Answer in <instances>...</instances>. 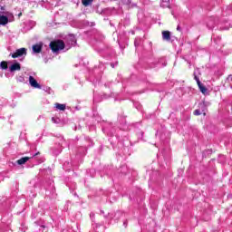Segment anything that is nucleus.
Instances as JSON below:
<instances>
[{
    "label": "nucleus",
    "instance_id": "obj_7",
    "mask_svg": "<svg viewBox=\"0 0 232 232\" xmlns=\"http://www.w3.org/2000/svg\"><path fill=\"white\" fill-rule=\"evenodd\" d=\"M27 160H30V157H24L16 161V164H18L19 166H23V164H26Z\"/></svg>",
    "mask_w": 232,
    "mask_h": 232
},
{
    "label": "nucleus",
    "instance_id": "obj_10",
    "mask_svg": "<svg viewBox=\"0 0 232 232\" xmlns=\"http://www.w3.org/2000/svg\"><path fill=\"white\" fill-rule=\"evenodd\" d=\"M55 108L60 110V111H64V110H66V104L55 103Z\"/></svg>",
    "mask_w": 232,
    "mask_h": 232
},
{
    "label": "nucleus",
    "instance_id": "obj_12",
    "mask_svg": "<svg viewBox=\"0 0 232 232\" xmlns=\"http://www.w3.org/2000/svg\"><path fill=\"white\" fill-rule=\"evenodd\" d=\"M0 68H1L2 70H8V63H6V62H5V61L1 62V63H0Z\"/></svg>",
    "mask_w": 232,
    "mask_h": 232
},
{
    "label": "nucleus",
    "instance_id": "obj_13",
    "mask_svg": "<svg viewBox=\"0 0 232 232\" xmlns=\"http://www.w3.org/2000/svg\"><path fill=\"white\" fill-rule=\"evenodd\" d=\"M92 3H93V0H82V4L83 5V6H90Z\"/></svg>",
    "mask_w": 232,
    "mask_h": 232
},
{
    "label": "nucleus",
    "instance_id": "obj_11",
    "mask_svg": "<svg viewBox=\"0 0 232 232\" xmlns=\"http://www.w3.org/2000/svg\"><path fill=\"white\" fill-rule=\"evenodd\" d=\"M169 1L170 0H161V6L163 8H169Z\"/></svg>",
    "mask_w": 232,
    "mask_h": 232
},
{
    "label": "nucleus",
    "instance_id": "obj_1",
    "mask_svg": "<svg viewBox=\"0 0 232 232\" xmlns=\"http://www.w3.org/2000/svg\"><path fill=\"white\" fill-rule=\"evenodd\" d=\"M49 48L53 53H57L60 50H64V48H66V44L63 40H54L50 43Z\"/></svg>",
    "mask_w": 232,
    "mask_h": 232
},
{
    "label": "nucleus",
    "instance_id": "obj_18",
    "mask_svg": "<svg viewBox=\"0 0 232 232\" xmlns=\"http://www.w3.org/2000/svg\"><path fill=\"white\" fill-rule=\"evenodd\" d=\"M19 15H23V14H22V13H20V14H19Z\"/></svg>",
    "mask_w": 232,
    "mask_h": 232
},
{
    "label": "nucleus",
    "instance_id": "obj_17",
    "mask_svg": "<svg viewBox=\"0 0 232 232\" xmlns=\"http://www.w3.org/2000/svg\"><path fill=\"white\" fill-rule=\"evenodd\" d=\"M40 154H41V152H37L34 154V157H37V155H40Z\"/></svg>",
    "mask_w": 232,
    "mask_h": 232
},
{
    "label": "nucleus",
    "instance_id": "obj_8",
    "mask_svg": "<svg viewBox=\"0 0 232 232\" xmlns=\"http://www.w3.org/2000/svg\"><path fill=\"white\" fill-rule=\"evenodd\" d=\"M198 86L201 93H203V95H206L208 93V88H206V86H204V84H202V82H198Z\"/></svg>",
    "mask_w": 232,
    "mask_h": 232
},
{
    "label": "nucleus",
    "instance_id": "obj_14",
    "mask_svg": "<svg viewBox=\"0 0 232 232\" xmlns=\"http://www.w3.org/2000/svg\"><path fill=\"white\" fill-rule=\"evenodd\" d=\"M194 79H195L197 84H198V82H201L200 79H198V76H197V74H194Z\"/></svg>",
    "mask_w": 232,
    "mask_h": 232
},
{
    "label": "nucleus",
    "instance_id": "obj_15",
    "mask_svg": "<svg viewBox=\"0 0 232 232\" xmlns=\"http://www.w3.org/2000/svg\"><path fill=\"white\" fill-rule=\"evenodd\" d=\"M123 5H131V0H123Z\"/></svg>",
    "mask_w": 232,
    "mask_h": 232
},
{
    "label": "nucleus",
    "instance_id": "obj_9",
    "mask_svg": "<svg viewBox=\"0 0 232 232\" xmlns=\"http://www.w3.org/2000/svg\"><path fill=\"white\" fill-rule=\"evenodd\" d=\"M0 24H8V16L0 15Z\"/></svg>",
    "mask_w": 232,
    "mask_h": 232
},
{
    "label": "nucleus",
    "instance_id": "obj_4",
    "mask_svg": "<svg viewBox=\"0 0 232 232\" xmlns=\"http://www.w3.org/2000/svg\"><path fill=\"white\" fill-rule=\"evenodd\" d=\"M33 52L34 53H41L43 52V43L34 44Z\"/></svg>",
    "mask_w": 232,
    "mask_h": 232
},
{
    "label": "nucleus",
    "instance_id": "obj_3",
    "mask_svg": "<svg viewBox=\"0 0 232 232\" xmlns=\"http://www.w3.org/2000/svg\"><path fill=\"white\" fill-rule=\"evenodd\" d=\"M29 84L33 88H37L38 90H41V85L39 84V82H37V80H35L34 76H29Z\"/></svg>",
    "mask_w": 232,
    "mask_h": 232
},
{
    "label": "nucleus",
    "instance_id": "obj_6",
    "mask_svg": "<svg viewBox=\"0 0 232 232\" xmlns=\"http://www.w3.org/2000/svg\"><path fill=\"white\" fill-rule=\"evenodd\" d=\"M10 72H19L21 70V63H15L12 64L9 68Z\"/></svg>",
    "mask_w": 232,
    "mask_h": 232
},
{
    "label": "nucleus",
    "instance_id": "obj_16",
    "mask_svg": "<svg viewBox=\"0 0 232 232\" xmlns=\"http://www.w3.org/2000/svg\"><path fill=\"white\" fill-rule=\"evenodd\" d=\"M194 115H197V116L201 115L200 111L199 110H195L194 111Z\"/></svg>",
    "mask_w": 232,
    "mask_h": 232
},
{
    "label": "nucleus",
    "instance_id": "obj_2",
    "mask_svg": "<svg viewBox=\"0 0 232 232\" xmlns=\"http://www.w3.org/2000/svg\"><path fill=\"white\" fill-rule=\"evenodd\" d=\"M13 59H17V57H23V55H26V48L23 47L17 49L14 53L10 54Z\"/></svg>",
    "mask_w": 232,
    "mask_h": 232
},
{
    "label": "nucleus",
    "instance_id": "obj_5",
    "mask_svg": "<svg viewBox=\"0 0 232 232\" xmlns=\"http://www.w3.org/2000/svg\"><path fill=\"white\" fill-rule=\"evenodd\" d=\"M162 39L163 41H171V32L162 31Z\"/></svg>",
    "mask_w": 232,
    "mask_h": 232
}]
</instances>
